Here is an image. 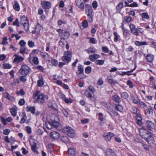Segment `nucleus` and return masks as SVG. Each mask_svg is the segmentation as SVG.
<instances>
[{
	"label": "nucleus",
	"mask_w": 156,
	"mask_h": 156,
	"mask_svg": "<svg viewBox=\"0 0 156 156\" xmlns=\"http://www.w3.org/2000/svg\"><path fill=\"white\" fill-rule=\"evenodd\" d=\"M50 119V122L45 123L46 127L48 129H51L55 128L59 130L62 129V126L59 123V118L57 116L52 115L51 116Z\"/></svg>",
	"instance_id": "obj_1"
},
{
	"label": "nucleus",
	"mask_w": 156,
	"mask_h": 156,
	"mask_svg": "<svg viewBox=\"0 0 156 156\" xmlns=\"http://www.w3.org/2000/svg\"><path fill=\"white\" fill-rule=\"evenodd\" d=\"M140 134L142 138L145 140L148 144L152 143L154 139L152 136V134L144 129H141L140 130Z\"/></svg>",
	"instance_id": "obj_2"
},
{
	"label": "nucleus",
	"mask_w": 156,
	"mask_h": 156,
	"mask_svg": "<svg viewBox=\"0 0 156 156\" xmlns=\"http://www.w3.org/2000/svg\"><path fill=\"white\" fill-rule=\"evenodd\" d=\"M34 98H35L34 101L35 103H43L44 101V99H48V97L47 95H44L43 93H41L40 91H36L35 93L34 94Z\"/></svg>",
	"instance_id": "obj_3"
},
{
	"label": "nucleus",
	"mask_w": 156,
	"mask_h": 156,
	"mask_svg": "<svg viewBox=\"0 0 156 156\" xmlns=\"http://www.w3.org/2000/svg\"><path fill=\"white\" fill-rule=\"evenodd\" d=\"M86 13L88 16V21L91 22L93 17L92 15L93 10L91 6L89 5H87L85 6Z\"/></svg>",
	"instance_id": "obj_4"
},
{
	"label": "nucleus",
	"mask_w": 156,
	"mask_h": 156,
	"mask_svg": "<svg viewBox=\"0 0 156 156\" xmlns=\"http://www.w3.org/2000/svg\"><path fill=\"white\" fill-rule=\"evenodd\" d=\"M30 70L29 67L27 65H24L21 66L19 72L22 75L26 76L29 73Z\"/></svg>",
	"instance_id": "obj_5"
},
{
	"label": "nucleus",
	"mask_w": 156,
	"mask_h": 156,
	"mask_svg": "<svg viewBox=\"0 0 156 156\" xmlns=\"http://www.w3.org/2000/svg\"><path fill=\"white\" fill-rule=\"evenodd\" d=\"M71 53L67 51L65 52L64 55L62 57V59L64 62H68L71 60Z\"/></svg>",
	"instance_id": "obj_6"
},
{
	"label": "nucleus",
	"mask_w": 156,
	"mask_h": 156,
	"mask_svg": "<svg viewBox=\"0 0 156 156\" xmlns=\"http://www.w3.org/2000/svg\"><path fill=\"white\" fill-rule=\"evenodd\" d=\"M64 131L67 132V135L69 137L73 138L74 136V131L72 128L69 127H66Z\"/></svg>",
	"instance_id": "obj_7"
},
{
	"label": "nucleus",
	"mask_w": 156,
	"mask_h": 156,
	"mask_svg": "<svg viewBox=\"0 0 156 156\" xmlns=\"http://www.w3.org/2000/svg\"><path fill=\"white\" fill-rule=\"evenodd\" d=\"M129 27L131 33L133 35L136 36L139 35L138 32L137 31V28H136L135 26L132 23H131L129 25Z\"/></svg>",
	"instance_id": "obj_8"
},
{
	"label": "nucleus",
	"mask_w": 156,
	"mask_h": 156,
	"mask_svg": "<svg viewBox=\"0 0 156 156\" xmlns=\"http://www.w3.org/2000/svg\"><path fill=\"white\" fill-rule=\"evenodd\" d=\"M146 128L148 130H151L155 127V124L150 121L148 120L146 122Z\"/></svg>",
	"instance_id": "obj_9"
},
{
	"label": "nucleus",
	"mask_w": 156,
	"mask_h": 156,
	"mask_svg": "<svg viewBox=\"0 0 156 156\" xmlns=\"http://www.w3.org/2000/svg\"><path fill=\"white\" fill-rule=\"evenodd\" d=\"M50 137L54 140H58L60 137L59 133L56 131L51 132L50 134Z\"/></svg>",
	"instance_id": "obj_10"
},
{
	"label": "nucleus",
	"mask_w": 156,
	"mask_h": 156,
	"mask_svg": "<svg viewBox=\"0 0 156 156\" xmlns=\"http://www.w3.org/2000/svg\"><path fill=\"white\" fill-rule=\"evenodd\" d=\"M114 135V134L112 133L109 132L104 133L103 136L106 140L109 141Z\"/></svg>",
	"instance_id": "obj_11"
},
{
	"label": "nucleus",
	"mask_w": 156,
	"mask_h": 156,
	"mask_svg": "<svg viewBox=\"0 0 156 156\" xmlns=\"http://www.w3.org/2000/svg\"><path fill=\"white\" fill-rule=\"evenodd\" d=\"M41 4L44 9H49L51 7L50 2L47 1H42L41 2Z\"/></svg>",
	"instance_id": "obj_12"
},
{
	"label": "nucleus",
	"mask_w": 156,
	"mask_h": 156,
	"mask_svg": "<svg viewBox=\"0 0 156 156\" xmlns=\"http://www.w3.org/2000/svg\"><path fill=\"white\" fill-rule=\"evenodd\" d=\"M14 56L16 57L13 60V62H22L23 60V58L20 56L16 54L14 55Z\"/></svg>",
	"instance_id": "obj_13"
},
{
	"label": "nucleus",
	"mask_w": 156,
	"mask_h": 156,
	"mask_svg": "<svg viewBox=\"0 0 156 156\" xmlns=\"http://www.w3.org/2000/svg\"><path fill=\"white\" fill-rule=\"evenodd\" d=\"M38 78L39 80L37 81V86L39 87H41L44 84V82L43 81V78L41 76H39Z\"/></svg>",
	"instance_id": "obj_14"
},
{
	"label": "nucleus",
	"mask_w": 156,
	"mask_h": 156,
	"mask_svg": "<svg viewBox=\"0 0 156 156\" xmlns=\"http://www.w3.org/2000/svg\"><path fill=\"white\" fill-rule=\"evenodd\" d=\"M100 56L97 54H94L93 55H91L89 56V59L92 61H94L96 59L100 58Z\"/></svg>",
	"instance_id": "obj_15"
},
{
	"label": "nucleus",
	"mask_w": 156,
	"mask_h": 156,
	"mask_svg": "<svg viewBox=\"0 0 156 156\" xmlns=\"http://www.w3.org/2000/svg\"><path fill=\"white\" fill-rule=\"evenodd\" d=\"M136 67V64H135V67L133 69H132V70H131L130 71L122 72V73L121 74H120V75H121V76H123L124 75H127L129 76V75H132V74H131L130 73L133 72L135 69Z\"/></svg>",
	"instance_id": "obj_16"
},
{
	"label": "nucleus",
	"mask_w": 156,
	"mask_h": 156,
	"mask_svg": "<svg viewBox=\"0 0 156 156\" xmlns=\"http://www.w3.org/2000/svg\"><path fill=\"white\" fill-rule=\"evenodd\" d=\"M106 156H116L114 151L111 149H108L106 152Z\"/></svg>",
	"instance_id": "obj_17"
},
{
	"label": "nucleus",
	"mask_w": 156,
	"mask_h": 156,
	"mask_svg": "<svg viewBox=\"0 0 156 156\" xmlns=\"http://www.w3.org/2000/svg\"><path fill=\"white\" fill-rule=\"evenodd\" d=\"M69 32L66 30L65 31L61 34L60 37L62 39H64L66 38H67L69 36Z\"/></svg>",
	"instance_id": "obj_18"
},
{
	"label": "nucleus",
	"mask_w": 156,
	"mask_h": 156,
	"mask_svg": "<svg viewBox=\"0 0 156 156\" xmlns=\"http://www.w3.org/2000/svg\"><path fill=\"white\" fill-rule=\"evenodd\" d=\"M26 110L28 112H30L32 114H34L35 113V108L34 107L28 106L26 107Z\"/></svg>",
	"instance_id": "obj_19"
},
{
	"label": "nucleus",
	"mask_w": 156,
	"mask_h": 156,
	"mask_svg": "<svg viewBox=\"0 0 156 156\" xmlns=\"http://www.w3.org/2000/svg\"><path fill=\"white\" fill-rule=\"evenodd\" d=\"M3 94L4 97L8 100L12 101L14 99V97L10 95L7 92L4 93Z\"/></svg>",
	"instance_id": "obj_20"
},
{
	"label": "nucleus",
	"mask_w": 156,
	"mask_h": 156,
	"mask_svg": "<svg viewBox=\"0 0 156 156\" xmlns=\"http://www.w3.org/2000/svg\"><path fill=\"white\" fill-rule=\"evenodd\" d=\"M135 44L137 46H140L142 45H146L147 44V42L146 41L140 42L136 41L135 42Z\"/></svg>",
	"instance_id": "obj_21"
},
{
	"label": "nucleus",
	"mask_w": 156,
	"mask_h": 156,
	"mask_svg": "<svg viewBox=\"0 0 156 156\" xmlns=\"http://www.w3.org/2000/svg\"><path fill=\"white\" fill-rule=\"evenodd\" d=\"M28 20L27 18L24 16H23L20 17V24H23L25 22H28Z\"/></svg>",
	"instance_id": "obj_22"
},
{
	"label": "nucleus",
	"mask_w": 156,
	"mask_h": 156,
	"mask_svg": "<svg viewBox=\"0 0 156 156\" xmlns=\"http://www.w3.org/2000/svg\"><path fill=\"white\" fill-rule=\"evenodd\" d=\"M17 109L16 107V106H14L10 110L11 114L14 116L16 115Z\"/></svg>",
	"instance_id": "obj_23"
},
{
	"label": "nucleus",
	"mask_w": 156,
	"mask_h": 156,
	"mask_svg": "<svg viewBox=\"0 0 156 156\" xmlns=\"http://www.w3.org/2000/svg\"><path fill=\"white\" fill-rule=\"evenodd\" d=\"M112 99L115 102L119 103L120 101V99L119 96L117 95H115L112 96Z\"/></svg>",
	"instance_id": "obj_24"
},
{
	"label": "nucleus",
	"mask_w": 156,
	"mask_h": 156,
	"mask_svg": "<svg viewBox=\"0 0 156 156\" xmlns=\"http://www.w3.org/2000/svg\"><path fill=\"white\" fill-rule=\"evenodd\" d=\"M146 59L148 62H152L153 59V55L151 54H148L146 56Z\"/></svg>",
	"instance_id": "obj_25"
},
{
	"label": "nucleus",
	"mask_w": 156,
	"mask_h": 156,
	"mask_svg": "<svg viewBox=\"0 0 156 156\" xmlns=\"http://www.w3.org/2000/svg\"><path fill=\"white\" fill-rule=\"evenodd\" d=\"M27 119V117L26 114L24 113H22V118L21 119L20 123L22 124L25 123Z\"/></svg>",
	"instance_id": "obj_26"
},
{
	"label": "nucleus",
	"mask_w": 156,
	"mask_h": 156,
	"mask_svg": "<svg viewBox=\"0 0 156 156\" xmlns=\"http://www.w3.org/2000/svg\"><path fill=\"white\" fill-rule=\"evenodd\" d=\"M85 94L87 98H91L93 96V94L87 90L85 92Z\"/></svg>",
	"instance_id": "obj_27"
},
{
	"label": "nucleus",
	"mask_w": 156,
	"mask_h": 156,
	"mask_svg": "<svg viewBox=\"0 0 156 156\" xmlns=\"http://www.w3.org/2000/svg\"><path fill=\"white\" fill-rule=\"evenodd\" d=\"M153 109L151 106L148 107L147 110V111H146V113L147 115H152L153 114Z\"/></svg>",
	"instance_id": "obj_28"
},
{
	"label": "nucleus",
	"mask_w": 156,
	"mask_h": 156,
	"mask_svg": "<svg viewBox=\"0 0 156 156\" xmlns=\"http://www.w3.org/2000/svg\"><path fill=\"white\" fill-rule=\"evenodd\" d=\"M21 25H23V26L24 27V29L26 30L27 32L29 30V21L27 22H25L24 23Z\"/></svg>",
	"instance_id": "obj_29"
},
{
	"label": "nucleus",
	"mask_w": 156,
	"mask_h": 156,
	"mask_svg": "<svg viewBox=\"0 0 156 156\" xmlns=\"http://www.w3.org/2000/svg\"><path fill=\"white\" fill-rule=\"evenodd\" d=\"M68 152L69 156H74L75 154V151L74 149L72 148L69 149Z\"/></svg>",
	"instance_id": "obj_30"
},
{
	"label": "nucleus",
	"mask_w": 156,
	"mask_h": 156,
	"mask_svg": "<svg viewBox=\"0 0 156 156\" xmlns=\"http://www.w3.org/2000/svg\"><path fill=\"white\" fill-rule=\"evenodd\" d=\"M15 2V3L13 6V8L15 10H16V11H18L20 10V9L19 5L17 1H16Z\"/></svg>",
	"instance_id": "obj_31"
},
{
	"label": "nucleus",
	"mask_w": 156,
	"mask_h": 156,
	"mask_svg": "<svg viewBox=\"0 0 156 156\" xmlns=\"http://www.w3.org/2000/svg\"><path fill=\"white\" fill-rule=\"evenodd\" d=\"M115 109L118 111L121 112L123 110V108L120 105H116L115 106Z\"/></svg>",
	"instance_id": "obj_32"
},
{
	"label": "nucleus",
	"mask_w": 156,
	"mask_h": 156,
	"mask_svg": "<svg viewBox=\"0 0 156 156\" xmlns=\"http://www.w3.org/2000/svg\"><path fill=\"white\" fill-rule=\"evenodd\" d=\"M87 90H88L89 91L93 94H94V93L95 91V89L92 86H89Z\"/></svg>",
	"instance_id": "obj_33"
},
{
	"label": "nucleus",
	"mask_w": 156,
	"mask_h": 156,
	"mask_svg": "<svg viewBox=\"0 0 156 156\" xmlns=\"http://www.w3.org/2000/svg\"><path fill=\"white\" fill-rule=\"evenodd\" d=\"M78 70L79 72L78 73H83V66L81 65H80L78 66Z\"/></svg>",
	"instance_id": "obj_34"
},
{
	"label": "nucleus",
	"mask_w": 156,
	"mask_h": 156,
	"mask_svg": "<svg viewBox=\"0 0 156 156\" xmlns=\"http://www.w3.org/2000/svg\"><path fill=\"white\" fill-rule=\"evenodd\" d=\"M76 5L79 8L83 9H84V3L82 2L80 3L77 2L76 3Z\"/></svg>",
	"instance_id": "obj_35"
},
{
	"label": "nucleus",
	"mask_w": 156,
	"mask_h": 156,
	"mask_svg": "<svg viewBox=\"0 0 156 156\" xmlns=\"http://www.w3.org/2000/svg\"><path fill=\"white\" fill-rule=\"evenodd\" d=\"M61 140L63 142L66 143L69 141L68 138L65 136H62L61 137Z\"/></svg>",
	"instance_id": "obj_36"
},
{
	"label": "nucleus",
	"mask_w": 156,
	"mask_h": 156,
	"mask_svg": "<svg viewBox=\"0 0 156 156\" xmlns=\"http://www.w3.org/2000/svg\"><path fill=\"white\" fill-rule=\"evenodd\" d=\"M104 62V60H97L95 63L97 65H102Z\"/></svg>",
	"instance_id": "obj_37"
},
{
	"label": "nucleus",
	"mask_w": 156,
	"mask_h": 156,
	"mask_svg": "<svg viewBox=\"0 0 156 156\" xmlns=\"http://www.w3.org/2000/svg\"><path fill=\"white\" fill-rule=\"evenodd\" d=\"M87 51L88 52L93 53L95 52L96 50L94 47H90L87 49Z\"/></svg>",
	"instance_id": "obj_38"
},
{
	"label": "nucleus",
	"mask_w": 156,
	"mask_h": 156,
	"mask_svg": "<svg viewBox=\"0 0 156 156\" xmlns=\"http://www.w3.org/2000/svg\"><path fill=\"white\" fill-rule=\"evenodd\" d=\"M140 108L142 109L145 108L147 106V105L144 102L140 101L139 104Z\"/></svg>",
	"instance_id": "obj_39"
},
{
	"label": "nucleus",
	"mask_w": 156,
	"mask_h": 156,
	"mask_svg": "<svg viewBox=\"0 0 156 156\" xmlns=\"http://www.w3.org/2000/svg\"><path fill=\"white\" fill-rule=\"evenodd\" d=\"M32 62L34 64L37 65L39 63V61L38 58L36 56L34 57L32 59Z\"/></svg>",
	"instance_id": "obj_40"
},
{
	"label": "nucleus",
	"mask_w": 156,
	"mask_h": 156,
	"mask_svg": "<svg viewBox=\"0 0 156 156\" xmlns=\"http://www.w3.org/2000/svg\"><path fill=\"white\" fill-rule=\"evenodd\" d=\"M132 20V18L130 16H125L124 17V21L127 23L130 22Z\"/></svg>",
	"instance_id": "obj_41"
},
{
	"label": "nucleus",
	"mask_w": 156,
	"mask_h": 156,
	"mask_svg": "<svg viewBox=\"0 0 156 156\" xmlns=\"http://www.w3.org/2000/svg\"><path fill=\"white\" fill-rule=\"evenodd\" d=\"M91 71V68L90 66H87L85 69V73L87 74H89Z\"/></svg>",
	"instance_id": "obj_42"
},
{
	"label": "nucleus",
	"mask_w": 156,
	"mask_h": 156,
	"mask_svg": "<svg viewBox=\"0 0 156 156\" xmlns=\"http://www.w3.org/2000/svg\"><path fill=\"white\" fill-rule=\"evenodd\" d=\"M141 16L142 18L144 19H148L149 18L148 13L147 12L143 13L141 14Z\"/></svg>",
	"instance_id": "obj_43"
},
{
	"label": "nucleus",
	"mask_w": 156,
	"mask_h": 156,
	"mask_svg": "<svg viewBox=\"0 0 156 156\" xmlns=\"http://www.w3.org/2000/svg\"><path fill=\"white\" fill-rule=\"evenodd\" d=\"M114 40L115 42H116L119 38V35L116 32H115L114 33Z\"/></svg>",
	"instance_id": "obj_44"
},
{
	"label": "nucleus",
	"mask_w": 156,
	"mask_h": 156,
	"mask_svg": "<svg viewBox=\"0 0 156 156\" xmlns=\"http://www.w3.org/2000/svg\"><path fill=\"white\" fill-rule=\"evenodd\" d=\"M3 66L4 68L5 69H10L11 67V65H10L9 64H8V63L4 64L3 65Z\"/></svg>",
	"instance_id": "obj_45"
},
{
	"label": "nucleus",
	"mask_w": 156,
	"mask_h": 156,
	"mask_svg": "<svg viewBox=\"0 0 156 156\" xmlns=\"http://www.w3.org/2000/svg\"><path fill=\"white\" fill-rule=\"evenodd\" d=\"M123 7V5L122 3H119L116 6V9L118 10L119 9H120L122 8Z\"/></svg>",
	"instance_id": "obj_46"
},
{
	"label": "nucleus",
	"mask_w": 156,
	"mask_h": 156,
	"mask_svg": "<svg viewBox=\"0 0 156 156\" xmlns=\"http://www.w3.org/2000/svg\"><path fill=\"white\" fill-rule=\"evenodd\" d=\"M31 149L34 152L37 153V154H38V151L37 149L36 146L35 145H34L31 146Z\"/></svg>",
	"instance_id": "obj_47"
},
{
	"label": "nucleus",
	"mask_w": 156,
	"mask_h": 156,
	"mask_svg": "<svg viewBox=\"0 0 156 156\" xmlns=\"http://www.w3.org/2000/svg\"><path fill=\"white\" fill-rule=\"evenodd\" d=\"M28 44L30 48L33 47L35 46L34 42L32 41H28Z\"/></svg>",
	"instance_id": "obj_48"
},
{
	"label": "nucleus",
	"mask_w": 156,
	"mask_h": 156,
	"mask_svg": "<svg viewBox=\"0 0 156 156\" xmlns=\"http://www.w3.org/2000/svg\"><path fill=\"white\" fill-rule=\"evenodd\" d=\"M77 76L80 79H83L84 78V73H80L78 72L76 73Z\"/></svg>",
	"instance_id": "obj_49"
},
{
	"label": "nucleus",
	"mask_w": 156,
	"mask_h": 156,
	"mask_svg": "<svg viewBox=\"0 0 156 156\" xmlns=\"http://www.w3.org/2000/svg\"><path fill=\"white\" fill-rule=\"evenodd\" d=\"M140 101L137 98H135L133 100L134 103L137 105L139 104Z\"/></svg>",
	"instance_id": "obj_50"
},
{
	"label": "nucleus",
	"mask_w": 156,
	"mask_h": 156,
	"mask_svg": "<svg viewBox=\"0 0 156 156\" xmlns=\"http://www.w3.org/2000/svg\"><path fill=\"white\" fill-rule=\"evenodd\" d=\"M121 96L124 99H127L128 98V95L126 92L122 93L121 94Z\"/></svg>",
	"instance_id": "obj_51"
},
{
	"label": "nucleus",
	"mask_w": 156,
	"mask_h": 156,
	"mask_svg": "<svg viewBox=\"0 0 156 156\" xmlns=\"http://www.w3.org/2000/svg\"><path fill=\"white\" fill-rule=\"evenodd\" d=\"M25 102V101L24 99H21L19 101L18 103H19V104L21 106V105H24V104Z\"/></svg>",
	"instance_id": "obj_52"
},
{
	"label": "nucleus",
	"mask_w": 156,
	"mask_h": 156,
	"mask_svg": "<svg viewBox=\"0 0 156 156\" xmlns=\"http://www.w3.org/2000/svg\"><path fill=\"white\" fill-rule=\"evenodd\" d=\"M10 131L9 129H6L3 130V133L5 135H8L9 134Z\"/></svg>",
	"instance_id": "obj_53"
},
{
	"label": "nucleus",
	"mask_w": 156,
	"mask_h": 156,
	"mask_svg": "<svg viewBox=\"0 0 156 156\" xmlns=\"http://www.w3.org/2000/svg\"><path fill=\"white\" fill-rule=\"evenodd\" d=\"M82 26L84 28H86L88 27V23L87 20L83 21L82 23Z\"/></svg>",
	"instance_id": "obj_54"
},
{
	"label": "nucleus",
	"mask_w": 156,
	"mask_h": 156,
	"mask_svg": "<svg viewBox=\"0 0 156 156\" xmlns=\"http://www.w3.org/2000/svg\"><path fill=\"white\" fill-rule=\"evenodd\" d=\"M7 38L6 37H4L3 38V41L1 43L2 44L5 45L7 44L8 43V42L7 41Z\"/></svg>",
	"instance_id": "obj_55"
},
{
	"label": "nucleus",
	"mask_w": 156,
	"mask_h": 156,
	"mask_svg": "<svg viewBox=\"0 0 156 156\" xmlns=\"http://www.w3.org/2000/svg\"><path fill=\"white\" fill-rule=\"evenodd\" d=\"M26 50V48L23 47H21L20 50V53L21 54H23L25 53Z\"/></svg>",
	"instance_id": "obj_56"
},
{
	"label": "nucleus",
	"mask_w": 156,
	"mask_h": 156,
	"mask_svg": "<svg viewBox=\"0 0 156 156\" xmlns=\"http://www.w3.org/2000/svg\"><path fill=\"white\" fill-rule=\"evenodd\" d=\"M27 132L29 134L31 133V128L29 126H27L26 127Z\"/></svg>",
	"instance_id": "obj_57"
},
{
	"label": "nucleus",
	"mask_w": 156,
	"mask_h": 156,
	"mask_svg": "<svg viewBox=\"0 0 156 156\" xmlns=\"http://www.w3.org/2000/svg\"><path fill=\"white\" fill-rule=\"evenodd\" d=\"M13 24L14 25H16L17 27H19L20 26V25L19 23L18 19H16L13 22Z\"/></svg>",
	"instance_id": "obj_58"
},
{
	"label": "nucleus",
	"mask_w": 156,
	"mask_h": 156,
	"mask_svg": "<svg viewBox=\"0 0 156 156\" xmlns=\"http://www.w3.org/2000/svg\"><path fill=\"white\" fill-rule=\"evenodd\" d=\"M19 44L21 47H23L25 46L26 43L23 40H21L20 41Z\"/></svg>",
	"instance_id": "obj_59"
},
{
	"label": "nucleus",
	"mask_w": 156,
	"mask_h": 156,
	"mask_svg": "<svg viewBox=\"0 0 156 156\" xmlns=\"http://www.w3.org/2000/svg\"><path fill=\"white\" fill-rule=\"evenodd\" d=\"M111 115L112 116H116L118 115V113L115 111L112 110L111 113Z\"/></svg>",
	"instance_id": "obj_60"
},
{
	"label": "nucleus",
	"mask_w": 156,
	"mask_h": 156,
	"mask_svg": "<svg viewBox=\"0 0 156 156\" xmlns=\"http://www.w3.org/2000/svg\"><path fill=\"white\" fill-rule=\"evenodd\" d=\"M88 38L89 39L90 42L91 43L94 44L96 43V41H95V39L94 38L91 37V38Z\"/></svg>",
	"instance_id": "obj_61"
},
{
	"label": "nucleus",
	"mask_w": 156,
	"mask_h": 156,
	"mask_svg": "<svg viewBox=\"0 0 156 156\" xmlns=\"http://www.w3.org/2000/svg\"><path fill=\"white\" fill-rule=\"evenodd\" d=\"M103 81L101 78L99 79L97 83L99 85H101L103 84Z\"/></svg>",
	"instance_id": "obj_62"
},
{
	"label": "nucleus",
	"mask_w": 156,
	"mask_h": 156,
	"mask_svg": "<svg viewBox=\"0 0 156 156\" xmlns=\"http://www.w3.org/2000/svg\"><path fill=\"white\" fill-rule=\"evenodd\" d=\"M92 6L94 8L96 9L98 6L97 2L95 1H94L92 3Z\"/></svg>",
	"instance_id": "obj_63"
},
{
	"label": "nucleus",
	"mask_w": 156,
	"mask_h": 156,
	"mask_svg": "<svg viewBox=\"0 0 156 156\" xmlns=\"http://www.w3.org/2000/svg\"><path fill=\"white\" fill-rule=\"evenodd\" d=\"M64 101L65 102L67 103H71L73 102L71 98H65L64 100Z\"/></svg>",
	"instance_id": "obj_64"
}]
</instances>
